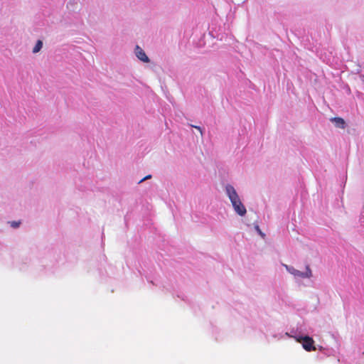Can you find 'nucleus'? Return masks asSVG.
<instances>
[{"instance_id":"nucleus-1","label":"nucleus","mask_w":364,"mask_h":364,"mask_svg":"<svg viewBox=\"0 0 364 364\" xmlns=\"http://www.w3.org/2000/svg\"><path fill=\"white\" fill-rule=\"evenodd\" d=\"M223 189L235 213L240 217H244L247 213V209L235 186L227 183L224 186Z\"/></svg>"},{"instance_id":"nucleus-2","label":"nucleus","mask_w":364,"mask_h":364,"mask_svg":"<svg viewBox=\"0 0 364 364\" xmlns=\"http://www.w3.org/2000/svg\"><path fill=\"white\" fill-rule=\"evenodd\" d=\"M286 270L293 276L295 279H310L313 277V272L309 265L306 266L304 271L299 270L294 267L287 265L285 264H282Z\"/></svg>"},{"instance_id":"nucleus-3","label":"nucleus","mask_w":364,"mask_h":364,"mask_svg":"<svg viewBox=\"0 0 364 364\" xmlns=\"http://www.w3.org/2000/svg\"><path fill=\"white\" fill-rule=\"evenodd\" d=\"M285 336H289V337H292L298 343H301L302 347L306 351H312V350H316V348L314 346V341L313 340L312 338H311V337H309L308 336H290L288 333H286Z\"/></svg>"},{"instance_id":"nucleus-4","label":"nucleus","mask_w":364,"mask_h":364,"mask_svg":"<svg viewBox=\"0 0 364 364\" xmlns=\"http://www.w3.org/2000/svg\"><path fill=\"white\" fill-rule=\"evenodd\" d=\"M134 54H135L136 57L141 62L145 63H149L150 60H149V57L146 55L144 50L139 46H136L135 47Z\"/></svg>"},{"instance_id":"nucleus-5","label":"nucleus","mask_w":364,"mask_h":364,"mask_svg":"<svg viewBox=\"0 0 364 364\" xmlns=\"http://www.w3.org/2000/svg\"><path fill=\"white\" fill-rule=\"evenodd\" d=\"M331 121L334 124V125L338 127V128H341V129H344L345 128V121L343 120V119L341 118V117H335V118H332L331 119Z\"/></svg>"},{"instance_id":"nucleus-6","label":"nucleus","mask_w":364,"mask_h":364,"mask_svg":"<svg viewBox=\"0 0 364 364\" xmlns=\"http://www.w3.org/2000/svg\"><path fill=\"white\" fill-rule=\"evenodd\" d=\"M42 47H43V42L41 41L38 40L36 42L34 47L33 48L32 52L33 53H37L41 50Z\"/></svg>"},{"instance_id":"nucleus-7","label":"nucleus","mask_w":364,"mask_h":364,"mask_svg":"<svg viewBox=\"0 0 364 364\" xmlns=\"http://www.w3.org/2000/svg\"><path fill=\"white\" fill-rule=\"evenodd\" d=\"M195 128H196L197 129H198L200 132H201V129L200 127H194Z\"/></svg>"},{"instance_id":"nucleus-8","label":"nucleus","mask_w":364,"mask_h":364,"mask_svg":"<svg viewBox=\"0 0 364 364\" xmlns=\"http://www.w3.org/2000/svg\"><path fill=\"white\" fill-rule=\"evenodd\" d=\"M150 176H146L145 178H144L142 181L145 180L146 178H149Z\"/></svg>"},{"instance_id":"nucleus-9","label":"nucleus","mask_w":364,"mask_h":364,"mask_svg":"<svg viewBox=\"0 0 364 364\" xmlns=\"http://www.w3.org/2000/svg\"><path fill=\"white\" fill-rule=\"evenodd\" d=\"M257 230L259 232L260 234H262V232H260V230H259V227H257Z\"/></svg>"}]
</instances>
